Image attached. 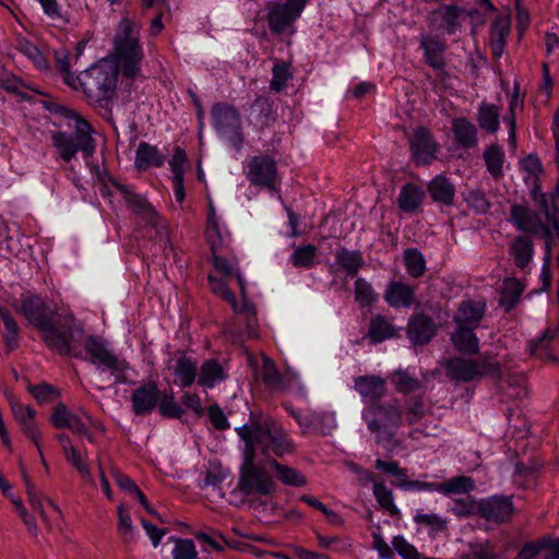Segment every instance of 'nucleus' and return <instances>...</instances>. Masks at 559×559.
Listing matches in <instances>:
<instances>
[{
	"label": "nucleus",
	"mask_w": 559,
	"mask_h": 559,
	"mask_svg": "<svg viewBox=\"0 0 559 559\" xmlns=\"http://www.w3.org/2000/svg\"><path fill=\"white\" fill-rule=\"evenodd\" d=\"M236 432L243 442L237 489L243 496L271 495L274 490V480L263 465L255 463L257 449L259 448L264 455L272 452L281 457L293 452V442L281 425L262 414L251 413L249 420L236 428Z\"/></svg>",
	"instance_id": "obj_1"
},
{
	"label": "nucleus",
	"mask_w": 559,
	"mask_h": 559,
	"mask_svg": "<svg viewBox=\"0 0 559 559\" xmlns=\"http://www.w3.org/2000/svg\"><path fill=\"white\" fill-rule=\"evenodd\" d=\"M110 182L123 195L128 207L141 218L147 229L146 234L154 238V246H158L164 253L167 248L171 250L168 225L152 204L143 195L133 192L129 186L114 179Z\"/></svg>",
	"instance_id": "obj_2"
},
{
	"label": "nucleus",
	"mask_w": 559,
	"mask_h": 559,
	"mask_svg": "<svg viewBox=\"0 0 559 559\" xmlns=\"http://www.w3.org/2000/svg\"><path fill=\"white\" fill-rule=\"evenodd\" d=\"M114 48L118 70H121L122 75L128 79L139 76L144 53L139 41V31L128 17L119 22Z\"/></svg>",
	"instance_id": "obj_3"
},
{
	"label": "nucleus",
	"mask_w": 559,
	"mask_h": 559,
	"mask_svg": "<svg viewBox=\"0 0 559 559\" xmlns=\"http://www.w3.org/2000/svg\"><path fill=\"white\" fill-rule=\"evenodd\" d=\"M362 418L368 429L376 433L380 444H393L397 429L403 424V408L396 400L372 402L364 409Z\"/></svg>",
	"instance_id": "obj_4"
},
{
	"label": "nucleus",
	"mask_w": 559,
	"mask_h": 559,
	"mask_svg": "<svg viewBox=\"0 0 559 559\" xmlns=\"http://www.w3.org/2000/svg\"><path fill=\"white\" fill-rule=\"evenodd\" d=\"M118 67L110 63H97L75 76V84L90 103L102 105L111 99L118 81Z\"/></svg>",
	"instance_id": "obj_5"
},
{
	"label": "nucleus",
	"mask_w": 559,
	"mask_h": 559,
	"mask_svg": "<svg viewBox=\"0 0 559 559\" xmlns=\"http://www.w3.org/2000/svg\"><path fill=\"white\" fill-rule=\"evenodd\" d=\"M444 369L450 380L464 383L479 381L484 377L499 380L502 376V367L491 354H484L479 359L452 357Z\"/></svg>",
	"instance_id": "obj_6"
},
{
	"label": "nucleus",
	"mask_w": 559,
	"mask_h": 559,
	"mask_svg": "<svg viewBox=\"0 0 559 559\" xmlns=\"http://www.w3.org/2000/svg\"><path fill=\"white\" fill-rule=\"evenodd\" d=\"M93 128L82 118L76 120L73 134L57 131L51 134L52 145L57 148L59 156L69 163L81 151L85 158L95 152V141L92 138Z\"/></svg>",
	"instance_id": "obj_7"
},
{
	"label": "nucleus",
	"mask_w": 559,
	"mask_h": 559,
	"mask_svg": "<svg viewBox=\"0 0 559 559\" xmlns=\"http://www.w3.org/2000/svg\"><path fill=\"white\" fill-rule=\"evenodd\" d=\"M213 126L216 132L226 138L229 144L240 151L245 143L240 114L233 105L216 103L211 108Z\"/></svg>",
	"instance_id": "obj_8"
},
{
	"label": "nucleus",
	"mask_w": 559,
	"mask_h": 559,
	"mask_svg": "<svg viewBox=\"0 0 559 559\" xmlns=\"http://www.w3.org/2000/svg\"><path fill=\"white\" fill-rule=\"evenodd\" d=\"M245 175L251 186L277 191L278 170L276 160L267 154L252 156L246 165Z\"/></svg>",
	"instance_id": "obj_9"
},
{
	"label": "nucleus",
	"mask_w": 559,
	"mask_h": 559,
	"mask_svg": "<svg viewBox=\"0 0 559 559\" xmlns=\"http://www.w3.org/2000/svg\"><path fill=\"white\" fill-rule=\"evenodd\" d=\"M308 0H280L269 3L267 22L273 34L290 32Z\"/></svg>",
	"instance_id": "obj_10"
},
{
	"label": "nucleus",
	"mask_w": 559,
	"mask_h": 559,
	"mask_svg": "<svg viewBox=\"0 0 559 559\" xmlns=\"http://www.w3.org/2000/svg\"><path fill=\"white\" fill-rule=\"evenodd\" d=\"M84 349L93 365L103 370H109L115 374L117 381H121L122 373L128 368V364L110 352L100 338L92 335L88 336L85 340Z\"/></svg>",
	"instance_id": "obj_11"
},
{
	"label": "nucleus",
	"mask_w": 559,
	"mask_h": 559,
	"mask_svg": "<svg viewBox=\"0 0 559 559\" xmlns=\"http://www.w3.org/2000/svg\"><path fill=\"white\" fill-rule=\"evenodd\" d=\"M509 222L512 223L519 230L537 234L543 230L546 238L545 248V262H549L551 257V233L548 226H545L538 214L531 209L520 204H513L510 209Z\"/></svg>",
	"instance_id": "obj_12"
},
{
	"label": "nucleus",
	"mask_w": 559,
	"mask_h": 559,
	"mask_svg": "<svg viewBox=\"0 0 559 559\" xmlns=\"http://www.w3.org/2000/svg\"><path fill=\"white\" fill-rule=\"evenodd\" d=\"M465 13V10L456 4H441L428 14V24L436 31L453 35L462 28Z\"/></svg>",
	"instance_id": "obj_13"
},
{
	"label": "nucleus",
	"mask_w": 559,
	"mask_h": 559,
	"mask_svg": "<svg viewBox=\"0 0 559 559\" xmlns=\"http://www.w3.org/2000/svg\"><path fill=\"white\" fill-rule=\"evenodd\" d=\"M13 306L38 330L49 325L55 316L53 309L39 295L23 297L19 306Z\"/></svg>",
	"instance_id": "obj_14"
},
{
	"label": "nucleus",
	"mask_w": 559,
	"mask_h": 559,
	"mask_svg": "<svg viewBox=\"0 0 559 559\" xmlns=\"http://www.w3.org/2000/svg\"><path fill=\"white\" fill-rule=\"evenodd\" d=\"M9 403L14 418L21 425L24 435L33 441L40 455L41 461L45 463L40 445V431L34 421L36 415L35 409L29 405L22 404L14 396H11L9 399Z\"/></svg>",
	"instance_id": "obj_15"
},
{
	"label": "nucleus",
	"mask_w": 559,
	"mask_h": 559,
	"mask_svg": "<svg viewBox=\"0 0 559 559\" xmlns=\"http://www.w3.org/2000/svg\"><path fill=\"white\" fill-rule=\"evenodd\" d=\"M411 151L416 165H429L437 158L438 144L431 132L418 127L409 140Z\"/></svg>",
	"instance_id": "obj_16"
},
{
	"label": "nucleus",
	"mask_w": 559,
	"mask_h": 559,
	"mask_svg": "<svg viewBox=\"0 0 559 559\" xmlns=\"http://www.w3.org/2000/svg\"><path fill=\"white\" fill-rule=\"evenodd\" d=\"M438 326L433 319L424 312H415L408 319L406 334L414 345H427L436 336Z\"/></svg>",
	"instance_id": "obj_17"
},
{
	"label": "nucleus",
	"mask_w": 559,
	"mask_h": 559,
	"mask_svg": "<svg viewBox=\"0 0 559 559\" xmlns=\"http://www.w3.org/2000/svg\"><path fill=\"white\" fill-rule=\"evenodd\" d=\"M513 513L511 498L492 496L479 500L478 515L487 522L504 523L510 520Z\"/></svg>",
	"instance_id": "obj_18"
},
{
	"label": "nucleus",
	"mask_w": 559,
	"mask_h": 559,
	"mask_svg": "<svg viewBox=\"0 0 559 559\" xmlns=\"http://www.w3.org/2000/svg\"><path fill=\"white\" fill-rule=\"evenodd\" d=\"M206 238L211 243L215 270L225 276H231L235 274L233 262L219 253L223 249L224 239L219 233L218 223L214 215H211L207 219Z\"/></svg>",
	"instance_id": "obj_19"
},
{
	"label": "nucleus",
	"mask_w": 559,
	"mask_h": 559,
	"mask_svg": "<svg viewBox=\"0 0 559 559\" xmlns=\"http://www.w3.org/2000/svg\"><path fill=\"white\" fill-rule=\"evenodd\" d=\"M160 397L162 392L155 382L143 383L131 395L132 412L136 416H145L155 409Z\"/></svg>",
	"instance_id": "obj_20"
},
{
	"label": "nucleus",
	"mask_w": 559,
	"mask_h": 559,
	"mask_svg": "<svg viewBox=\"0 0 559 559\" xmlns=\"http://www.w3.org/2000/svg\"><path fill=\"white\" fill-rule=\"evenodd\" d=\"M419 47L424 51L425 63L433 70H443L445 67L447 44L431 34H421L418 38Z\"/></svg>",
	"instance_id": "obj_21"
},
{
	"label": "nucleus",
	"mask_w": 559,
	"mask_h": 559,
	"mask_svg": "<svg viewBox=\"0 0 559 559\" xmlns=\"http://www.w3.org/2000/svg\"><path fill=\"white\" fill-rule=\"evenodd\" d=\"M50 421L57 429H69L76 435H87V424L63 403H58L53 407Z\"/></svg>",
	"instance_id": "obj_22"
},
{
	"label": "nucleus",
	"mask_w": 559,
	"mask_h": 559,
	"mask_svg": "<svg viewBox=\"0 0 559 559\" xmlns=\"http://www.w3.org/2000/svg\"><path fill=\"white\" fill-rule=\"evenodd\" d=\"M273 103L269 97L259 96L250 105L249 123L257 130L263 131L275 122Z\"/></svg>",
	"instance_id": "obj_23"
},
{
	"label": "nucleus",
	"mask_w": 559,
	"mask_h": 559,
	"mask_svg": "<svg viewBox=\"0 0 559 559\" xmlns=\"http://www.w3.org/2000/svg\"><path fill=\"white\" fill-rule=\"evenodd\" d=\"M43 340L46 345L60 355H69L71 353L70 338L72 337V328L63 325L61 329L52 321L44 329Z\"/></svg>",
	"instance_id": "obj_24"
},
{
	"label": "nucleus",
	"mask_w": 559,
	"mask_h": 559,
	"mask_svg": "<svg viewBox=\"0 0 559 559\" xmlns=\"http://www.w3.org/2000/svg\"><path fill=\"white\" fill-rule=\"evenodd\" d=\"M383 297L393 308H409L415 301V288L406 283L392 281L388 284Z\"/></svg>",
	"instance_id": "obj_25"
},
{
	"label": "nucleus",
	"mask_w": 559,
	"mask_h": 559,
	"mask_svg": "<svg viewBox=\"0 0 559 559\" xmlns=\"http://www.w3.org/2000/svg\"><path fill=\"white\" fill-rule=\"evenodd\" d=\"M355 390L369 403L380 402L386 394V382L379 376H361L355 380Z\"/></svg>",
	"instance_id": "obj_26"
},
{
	"label": "nucleus",
	"mask_w": 559,
	"mask_h": 559,
	"mask_svg": "<svg viewBox=\"0 0 559 559\" xmlns=\"http://www.w3.org/2000/svg\"><path fill=\"white\" fill-rule=\"evenodd\" d=\"M511 29V17L509 15L498 16L489 29V44L491 53L495 58H500L503 55L507 38Z\"/></svg>",
	"instance_id": "obj_27"
},
{
	"label": "nucleus",
	"mask_w": 559,
	"mask_h": 559,
	"mask_svg": "<svg viewBox=\"0 0 559 559\" xmlns=\"http://www.w3.org/2000/svg\"><path fill=\"white\" fill-rule=\"evenodd\" d=\"M486 310L485 302L463 300L453 318L456 325L477 328L484 318Z\"/></svg>",
	"instance_id": "obj_28"
},
{
	"label": "nucleus",
	"mask_w": 559,
	"mask_h": 559,
	"mask_svg": "<svg viewBox=\"0 0 559 559\" xmlns=\"http://www.w3.org/2000/svg\"><path fill=\"white\" fill-rule=\"evenodd\" d=\"M452 132L456 143L464 148L476 147L478 144V131L468 119L460 117L452 120Z\"/></svg>",
	"instance_id": "obj_29"
},
{
	"label": "nucleus",
	"mask_w": 559,
	"mask_h": 559,
	"mask_svg": "<svg viewBox=\"0 0 559 559\" xmlns=\"http://www.w3.org/2000/svg\"><path fill=\"white\" fill-rule=\"evenodd\" d=\"M509 253L516 267L525 269L533 259V239L527 235L516 236L510 243Z\"/></svg>",
	"instance_id": "obj_30"
},
{
	"label": "nucleus",
	"mask_w": 559,
	"mask_h": 559,
	"mask_svg": "<svg viewBox=\"0 0 559 559\" xmlns=\"http://www.w3.org/2000/svg\"><path fill=\"white\" fill-rule=\"evenodd\" d=\"M428 192L437 203L450 206L454 202L455 187L445 176H436L428 183Z\"/></svg>",
	"instance_id": "obj_31"
},
{
	"label": "nucleus",
	"mask_w": 559,
	"mask_h": 559,
	"mask_svg": "<svg viewBox=\"0 0 559 559\" xmlns=\"http://www.w3.org/2000/svg\"><path fill=\"white\" fill-rule=\"evenodd\" d=\"M227 374L217 359L211 358L203 361L199 370L198 384L212 389L224 381Z\"/></svg>",
	"instance_id": "obj_32"
},
{
	"label": "nucleus",
	"mask_w": 559,
	"mask_h": 559,
	"mask_svg": "<svg viewBox=\"0 0 559 559\" xmlns=\"http://www.w3.org/2000/svg\"><path fill=\"white\" fill-rule=\"evenodd\" d=\"M165 162L158 148L147 142H140L135 152L134 165L138 170L160 167Z\"/></svg>",
	"instance_id": "obj_33"
},
{
	"label": "nucleus",
	"mask_w": 559,
	"mask_h": 559,
	"mask_svg": "<svg viewBox=\"0 0 559 559\" xmlns=\"http://www.w3.org/2000/svg\"><path fill=\"white\" fill-rule=\"evenodd\" d=\"M396 335L397 329L384 316L376 314L370 319L367 336L371 343H382L383 341L395 337Z\"/></svg>",
	"instance_id": "obj_34"
},
{
	"label": "nucleus",
	"mask_w": 559,
	"mask_h": 559,
	"mask_svg": "<svg viewBox=\"0 0 559 559\" xmlns=\"http://www.w3.org/2000/svg\"><path fill=\"white\" fill-rule=\"evenodd\" d=\"M474 331L475 328L456 325V330L451 336V341L456 350L468 355L478 353V338Z\"/></svg>",
	"instance_id": "obj_35"
},
{
	"label": "nucleus",
	"mask_w": 559,
	"mask_h": 559,
	"mask_svg": "<svg viewBox=\"0 0 559 559\" xmlns=\"http://www.w3.org/2000/svg\"><path fill=\"white\" fill-rule=\"evenodd\" d=\"M197 362L186 354H180L174 366V374L182 388L191 386L197 379Z\"/></svg>",
	"instance_id": "obj_36"
},
{
	"label": "nucleus",
	"mask_w": 559,
	"mask_h": 559,
	"mask_svg": "<svg viewBox=\"0 0 559 559\" xmlns=\"http://www.w3.org/2000/svg\"><path fill=\"white\" fill-rule=\"evenodd\" d=\"M483 158L487 168V171L495 180H499L503 176V164H504V152L502 147L492 143L487 146L483 153Z\"/></svg>",
	"instance_id": "obj_37"
},
{
	"label": "nucleus",
	"mask_w": 559,
	"mask_h": 559,
	"mask_svg": "<svg viewBox=\"0 0 559 559\" xmlns=\"http://www.w3.org/2000/svg\"><path fill=\"white\" fill-rule=\"evenodd\" d=\"M523 292L524 286L519 280L514 277L506 278L500 288V306L509 312L516 306Z\"/></svg>",
	"instance_id": "obj_38"
},
{
	"label": "nucleus",
	"mask_w": 559,
	"mask_h": 559,
	"mask_svg": "<svg viewBox=\"0 0 559 559\" xmlns=\"http://www.w3.org/2000/svg\"><path fill=\"white\" fill-rule=\"evenodd\" d=\"M260 376L267 390L284 391L286 389L284 377L278 371L275 362L266 356L262 359Z\"/></svg>",
	"instance_id": "obj_39"
},
{
	"label": "nucleus",
	"mask_w": 559,
	"mask_h": 559,
	"mask_svg": "<svg viewBox=\"0 0 559 559\" xmlns=\"http://www.w3.org/2000/svg\"><path fill=\"white\" fill-rule=\"evenodd\" d=\"M425 198V192L414 183H406L402 187L397 198V204L404 212H414Z\"/></svg>",
	"instance_id": "obj_40"
},
{
	"label": "nucleus",
	"mask_w": 559,
	"mask_h": 559,
	"mask_svg": "<svg viewBox=\"0 0 559 559\" xmlns=\"http://www.w3.org/2000/svg\"><path fill=\"white\" fill-rule=\"evenodd\" d=\"M500 111L496 105L481 103L477 111L478 126L488 133H496L499 130Z\"/></svg>",
	"instance_id": "obj_41"
},
{
	"label": "nucleus",
	"mask_w": 559,
	"mask_h": 559,
	"mask_svg": "<svg viewBox=\"0 0 559 559\" xmlns=\"http://www.w3.org/2000/svg\"><path fill=\"white\" fill-rule=\"evenodd\" d=\"M395 390L402 394H411L424 388V383L407 370H396L390 376Z\"/></svg>",
	"instance_id": "obj_42"
},
{
	"label": "nucleus",
	"mask_w": 559,
	"mask_h": 559,
	"mask_svg": "<svg viewBox=\"0 0 559 559\" xmlns=\"http://www.w3.org/2000/svg\"><path fill=\"white\" fill-rule=\"evenodd\" d=\"M0 321L4 325L3 340L9 350L17 348L20 343V328L10 311L0 306Z\"/></svg>",
	"instance_id": "obj_43"
},
{
	"label": "nucleus",
	"mask_w": 559,
	"mask_h": 559,
	"mask_svg": "<svg viewBox=\"0 0 559 559\" xmlns=\"http://www.w3.org/2000/svg\"><path fill=\"white\" fill-rule=\"evenodd\" d=\"M269 464L276 472L278 479L284 485L302 487L307 484L306 477L296 468L281 464L276 460H271Z\"/></svg>",
	"instance_id": "obj_44"
},
{
	"label": "nucleus",
	"mask_w": 559,
	"mask_h": 559,
	"mask_svg": "<svg viewBox=\"0 0 559 559\" xmlns=\"http://www.w3.org/2000/svg\"><path fill=\"white\" fill-rule=\"evenodd\" d=\"M429 413V408L424 402L421 395L414 396L405 403L403 409V423L407 425H415L420 421Z\"/></svg>",
	"instance_id": "obj_45"
},
{
	"label": "nucleus",
	"mask_w": 559,
	"mask_h": 559,
	"mask_svg": "<svg viewBox=\"0 0 559 559\" xmlns=\"http://www.w3.org/2000/svg\"><path fill=\"white\" fill-rule=\"evenodd\" d=\"M318 546L324 550L334 551L340 555L349 554L352 551V543L348 538L342 536H328L320 532H314Z\"/></svg>",
	"instance_id": "obj_46"
},
{
	"label": "nucleus",
	"mask_w": 559,
	"mask_h": 559,
	"mask_svg": "<svg viewBox=\"0 0 559 559\" xmlns=\"http://www.w3.org/2000/svg\"><path fill=\"white\" fill-rule=\"evenodd\" d=\"M475 489L473 478L468 476H455L440 483L439 492L450 495H464Z\"/></svg>",
	"instance_id": "obj_47"
},
{
	"label": "nucleus",
	"mask_w": 559,
	"mask_h": 559,
	"mask_svg": "<svg viewBox=\"0 0 559 559\" xmlns=\"http://www.w3.org/2000/svg\"><path fill=\"white\" fill-rule=\"evenodd\" d=\"M543 550H547V554H552L555 551L552 537L543 536L535 542L526 543L514 559H533Z\"/></svg>",
	"instance_id": "obj_48"
},
{
	"label": "nucleus",
	"mask_w": 559,
	"mask_h": 559,
	"mask_svg": "<svg viewBox=\"0 0 559 559\" xmlns=\"http://www.w3.org/2000/svg\"><path fill=\"white\" fill-rule=\"evenodd\" d=\"M335 259L348 276H355L364 264L362 257L358 251L341 249L336 252Z\"/></svg>",
	"instance_id": "obj_49"
},
{
	"label": "nucleus",
	"mask_w": 559,
	"mask_h": 559,
	"mask_svg": "<svg viewBox=\"0 0 559 559\" xmlns=\"http://www.w3.org/2000/svg\"><path fill=\"white\" fill-rule=\"evenodd\" d=\"M373 495L379 506L385 510L391 516L400 518V510L394 504L393 492L384 483H373Z\"/></svg>",
	"instance_id": "obj_50"
},
{
	"label": "nucleus",
	"mask_w": 559,
	"mask_h": 559,
	"mask_svg": "<svg viewBox=\"0 0 559 559\" xmlns=\"http://www.w3.org/2000/svg\"><path fill=\"white\" fill-rule=\"evenodd\" d=\"M56 68L62 75L63 82L73 88L79 91V85L75 84V76L70 71V52L66 48H60L55 51Z\"/></svg>",
	"instance_id": "obj_51"
},
{
	"label": "nucleus",
	"mask_w": 559,
	"mask_h": 559,
	"mask_svg": "<svg viewBox=\"0 0 559 559\" xmlns=\"http://www.w3.org/2000/svg\"><path fill=\"white\" fill-rule=\"evenodd\" d=\"M404 262L406 271L412 277H420L426 272V260L417 249H406Z\"/></svg>",
	"instance_id": "obj_52"
},
{
	"label": "nucleus",
	"mask_w": 559,
	"mask_h": 559,
	"mask_svg": "<svg viewBox=\"0 0 559 559\" xmlns=\"http://www.w3.org/2000/svg\"><path fill=\"white\" fill-rule=\"evenodd\" d=\"M316 254L317 247L313 245L296 247L290 257V262L295 267L310 269L314 264Z\"/></svg>",
	"instance_id": "obj_53"
},
{
	"label": "nucleus",
	"mask_w": 559,
	"mask_h": 559,
	"mask_svg": "<svg viewBox=\"0 0 559 559\" xmlns=\"http://www.w3.org/2000/svg\"><path fill=\"white\" fill-rule=\"evenodd\" d=\"M496 546L490 540L471 544L467 552L463 554L459 559H496Z\"/></svg>",
	"instance_id": "obj_54"
},
{
	"label": "nucleus",
	"mask_w": 559,
	"mask_h": 559,
	"mask_svg": "<svg viewBox=\"0 0 559 559\" xmlns=\"http://www.w3.org/2000/svg\"><path fill=\"white\" fill-rule=\"evenodd\" d=\"M378 295L371 284L365 278L358 277L355 281V300L361 307H369L377 300Z\"/></svg>",
	"instance_id": "obj_55"
},
{
	"label": "nucleus",
	"mask_w": 559,
	"mask_h": 559,
	"mask_svg": "<svg viewBox=\"0 0 559 559\" xmlns=\"http://www.w3.org/2000/svg\"><path fill=\"white\" fill-rule=\"evenodd\" d=\"M28 391L40 404L51 403L60 395L57 388L46 382L36 385H29Z\"/></svg>",
	"instance_id": "obj_56"
},
{
	"label": "nucleus",
	"mask_w": 559,
	"mask_h": 559,
	"mask_svg": "<svg viewBox=\"0 0 559 559\" xmlns=\"http://www.w3.org/2000/svg\"><path fill=\"white\" fill-rule=\"evenodd\" d=\"M289 79H292V73L289 72L288 64L285 62L276 63L272 69L270 88L274 92H281Z\"/></svg>",
	"instance_id": "obj_57"
},
{
	"label": "nucleus",
	"mask_w": 559,
	"mask_h": 559,
	"mask_svg": "<svg viewBox=\"0 0 559 559\" xmlns=\"http://www.w3.org/2000/svg\"><path fill=\"white\" fill-rule=\"evenodd\" d=\"M67 462L72 465L84 480H91L92 474L88 464L76 448L63 453Z\"/></svg>",
	"instance_id": "obj_58"
},
{
	"label": "nucleus",
	"mask_w": 559,
	"mask_h": 559,
	"mask_svg": "<svg viewBox=\"0 0 559 559\" xmlns=\"http://www.w3.org/2000/svg\"><path fill=\"white\" fill-rule=\"evenodd\" d=\"M159 413L164 417L168 418H180L183 414L181 406L174 400L173 393L167 395L166 392H162V397L157 404Z\"/></svg>",
	"instance_id": "obj_59"
},
{
	"label": "nucleus",
	"mask_w": 559,
	"mask_h": 559,
	"mask_svg": "<svg viewBox=\"0 0 559 559\" xmlns=\"http://www.w3.org/2000/svg\"><path fill=\"white\" fill-rule=\"evenodd\" d=\"M209 282L211 284L212 292L224 298L233 308L234 312H237V299L235 294L229 289L227 284L223 280L215 278L209 275Z\"/></svg>",
	"instance_id": "obj_60"
},
{
	"label": "nucleus",
	"mask_w": 559,
	"mask_h": 559,
	"mask_svg": "<svg viewBox=\"0 0 559 559\" xmlns=\"http://www.w3.org/2000/svg\"><path fill=\"white\" fill-rule=\"evenodd\" d=\"M118 532L122 536L126 543H129L133 539V525L129 511L126 509L123 504L118 506Z\"/></svg>",
	"instance_id": "obj_61"
},
{
	"label": "nucleus",
	"mask_w": 559,
	"mask_h": 559,
	"mask_svg": "<svg viewBox=\"0 0 559 559\" xmlns=\"http://www.w3.org/2000/svg\"><path fill=\"white\" fill-rule=\"evenodd\" d=\"M174 559H197L198 551L191 539L177 538L173 550Z\"/></svg>",
	"instance_id": "obj_62"
},
{
	"label": "nucleus",
	"mask_w": 559,
	"mask_h": 559,
	"mask_svg": "<svg viewBox=\"0 0 559 559\" xmlns=\"http://www.w3.org/2000/svg\"><path fill=\"white\" fill-rule=\"evenodd\" d=\"M451 511L459 518H467L479 513V501L469 498L454 500Z\"/></svg>",
	"instance_id": "obj_63"
},
{
	"label": "nucleus",
	"mask_w": 559,
	"mask_h": 559,
	"mask_svg": "<svg viewBox=\"0 0 559 559\" xmlns=\"http://www.w3.org/2000/svg\"><path fill=\"white\" fill-rule=\"evenodd\" d=\"M392 545L403 559H420L417 549L411 545L403 536H395Z\"/></svg>",
	"instance_id": "obj_64"
}]
</instances>
